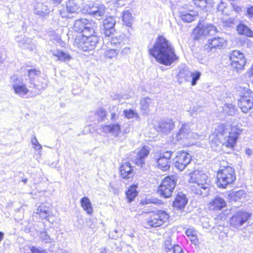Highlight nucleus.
Here are the masks:
<instances>
[{
  "mask_svg": "<svg viewBox=\"0 0 253 253\" xmlns=\"http://www.w3.org/2000/svg\"><path fill=\"white\" fill-rule=\"evenodd\" d=\"M247 74L249 77H252L253 75V63L251 68L248 71Z\"/></svg>",
  "mask_w": 253,
  "mask_h": 253,
  "instance_id": "nucleus-56",
  "label": "nucleus"
},
{
  "mask_svg": "<svg viewBox=\"0 0 253 253\" xmlns=\"http://www.w3.org/2000/svg\"><path fill=\"white\" fill-rule=\"evenodd\" d=\"M155 127L159 132L167 133L174 128V124L172 120L166 119L162 120L157 125H155Z\"/></svg>",
  "mask_w": 253,
  "mask_h": 253,
  "instance_id": "nucleus-20",
  "label": "nucleus"
},
{
  "mask_svg": "<svg viewBox=\"0 0 253 253\" xmlns=\"http://www.w3.org/2000/svg\"><path fill=\"white\" fill-rule=\"evenodd\" d=\"M226 206L224 199L219 197H215L209 204V207L212 210H220Z\"/></svg>",
  "mask_w": 253,
  "mask_h": 253,
  "instance_id": "nucleus-25",
  "label": "nucleus"
},
{
  "mask_svg": "<svg viewBox=\"0 0 253 253\" xmlns=\"http://www.w3.org/2000/svg\"><path fill=\"white\" fill-rule=\"evenodd\" d=\"M124 115L125 118L127 119H136L138 120L139 119L138 113L131 109L125 110Z\"/></svg>",
  "mask_w": 253,
  "mask_h": 253,
  "instance_id": "nucleus-38",
  "label": "nucleus"
},
{
  "mask_svg": "<svg viewBox=\"0 0 253 253\" xmlns=\"http://www.w3.org/2000/svg\"><path fill=\"white\" fill-rule=\"evenodd\" d=\"M169 218V215L165 211H158L150 215L147 221L146 224L150 227H159L166 222Z\"/></svg>",
  "mask_w": 253,
  "mask_h": 253,
  "instance_id": "nucleus-9",
  "label": "nucleus"
},
{
  "mask_svg": "<svg viewBox=\"0 0 253 253\" xmlns=\"http://www.w3.org/2000/svg\"><path fill=\"white\" fill-rule=\"evenodd\" d=\"M201 76V73L199 71H195L193 72H190V81L191 84L192 86H195L196 85L197 81L200 79Z\"/></svg>",
  "mask_w": 253,
  "mask_h": 253,
  "instance_id": "nucleus-39",
  "label": "nucleus"
},
{
  "mask_svg": "<svg viewBox=\"0 0 253 253\" xmlns=\"http://www.w3.org/2000/svg\"><path fill=\"white\" fill-rule=\"evenodd\" d=\"M247 13L250 18L253 19V6H252L248 9Z\"/></svg>",
  "mask_w": 253,
  "mask_h": 253,
  "instance_id": "nucleus-53",
  "label": "nucleus"
},
{
  "mask_svg": "<svg viewBox=\"0 0 253 253\" xmlns=\"http://www.w3.org/2000/svg\"><path fill=\"white\" fill-rule=\"evenodd\" d=\"M197 15V12L193 10L188 11H183L180 12V16L181 19L183 21L187 23H190L194 21Z\"/></svg>",
  "mask_w": 253,
  "mask_h": 253,
  "instance_id": "nucleus-28",
  "label": "nucleus"
},
{
  "mask_svg": "<svg viewBox=\"0 0 253 253\" xmlns=\"http://www.w3.org/2000/svg\"><path fill=\"white\" fill-rule=\"evenodd\" d=\"M189 239L190 241L194 244H196L198 242L196 234L190 237Z\"/></svg>",
  "mask_w": 253,
  "mask_h": 253,
  "instance_id": "nucleus-55",
  "label": "nucleus"
},
{
  "mask_svg": "<svg viewBox=\"0 0 253 253\" xmlns=\"http://www.w3.org/2000/svg\"><path fill=\"white\" fill-rule=\"evenodd\" d=\"M12 86L14 92L21 97H25L29 92L26 82L22 79L17 78L14 80L12 82Z\"/></svg>",
  "mask_w": 253,
  "mask_h": 253,
  "instance_id": "nucleus-18",
  "label": "nucleus"
},
{
  "mask_svg": "<svg viewBox=\"0 0 253 253\" xmlns=\"http://www.w3.org/2000/svg\"><path fill=\"white\" fill-rule=\"evenodd\" d=\"M137 186L136 185H132L129 186L126 192V194L127 202L130 203L133 201L138 194L137 191Z\"/></svg>",
  "mask_w": 253,
  "mask_h": 253,
  "instance_id": "nucleus-33",
  "label": "nucleus"
},
{
  "mask_svg": "<svg viewBox=\"0 0 253 253\" xmlns=\"http://www.w3.org/2000/svg\"><path fill=\"white\" fill-rule=\"evenodd\" d=\"M16 41L18 42L19 45L22 48L33 50L36 47L35 43L32 42L30 38L24 37L22 35L16 37Z\"/></svg>",
  "mask_w": 253,
  "mask_h": 253,
  "instance_id": "nucleus-21",
  "label": "nucleus"
},
{
  "mask_svg": "<svg viewBox=\"0 0 253 253\" xmlns=\"http://www.w3.org/2000/svg\"><path fill=\"white\" fill-rule=\"evenodd\" d=\"M52 54L56 57L57 59L61 61L67 62L70 61L72 57L67 52L62 50H57L52 52Z\"/></svg>",
  "mask_w": 253,
  "mask_h": 253,
  "instance_id": "nucleus-34",
  "label": "nucleus"
},
{
  "mask_svg": "<svg viewBox=\"0 0 253 253\" xmlns=\"http://www.w3.org/2000/svg\"><path fill=\"white\" fill-rule=\"evenodd\" d=\"M149 154V151L148 147L146 146L143 147L137 155L136 158L134 160L136 165L142 167L144 164V158L147 157Z\"/></svg>",
  "mask_w": 253,
  "mask_h": 253,
  "instance_id": "nucleus-27",
  "label": "nucleus"
},
{
  "mask_svg": "<svg viewBox=\"0 0 253 253\" xmlns=\"http://www.w3.org/2000/svg\"><path fill=\"white\" fill-rule=\"evenodd\" d=\"M59 12L63 18H71L73 17V14L77 12L79 6L76 3L75 0H68L66 2V6L61 5L58 7Z\"/></svg>",
  "mask_w": 253,
  "mask_h": 253,
  "instance_id": "nucleus-10",
  "label": "nucleus"
},
{
  "mask_svg": "<svg viewBox=\"0 0 253 253\" xmlns=\"http://www.w3.org/2000/svg\"><path fill=\"white\" fill-rule=\"evenodd\" d=\"M123 21L125 24L128 27H131L133 21L131 14L128 11H125L123 13Z\"/></svg>",
  "mask_w": 253,
  "mask_h": 253,
  "instance_id": "nucleus-37",
  "label": "nucleus"
},
{
  "mask_svg": "<svg viewBox=\"0 0 253 253\" xmlns=\"http://www.w3.org/2000/svg\"><path fill=\"white\" fill-rule=\"evenodd\" d=\"M237 31L240 34L245 35L248 37H252L253 35L252 31L244 24H240L237 27Z\"/></svg>",
  "mask_w": 253,
  "mask_h": 253,
  "instance_id": "nucleus-36",
  "label": "nucleus"
},
{
  "mask_svg": "<svg viewBox=\"0 0 253 253\" xmlns=\"http://www.w3.org/2000/svg\"><path fill=\"white\" fill-rule=\"evenodd\" d=\"M105 6L101 4H95L90 8L89 13L96 19H100L105 13Z\"/></svg>",
  "mask_w": 253,
  "mask_h": 253,
  "instance_id": "nucleus-24",
  "label": "nucleus"
},
{
  "mask_svg": "<svg viewBox=\"0 0 253 253\" xmlns=\"http://www.w3.org/2000/svg\"><path fill=\"white\" fill-rule=\"evenodd\" d=\"M98 42V38L94 34L81 35L75 40L74 45L83 51L93 49Z\"/></svg>",
  "mask_w": 253,
  "mask_h": 253,
  "instance_id": "nucleus-4",
  "label": "nucleus"
},
{
  "mask_svg": "<svg viewBox=\"0 0 253 253\" xmlns=\"http://www.w3.org/2000/svg\"><path fill=\"white\" fill-rule=\"evenodd\" d=\"M175 137L177 140H187L189 141V144H193V140L197 139L199 135L195 133L191 132L189 126L187 124L182 126L179 131L176 134Z\"/></svg>",
  "mask_w": 253,
  "mask_h": 253,
  "instance_id": "nucleus-13",
  "label": "nucleus"
},
{
  "mask_svg": "<svg viewBox=\"0 0 253 253\" xmlns=\"http://www.w3.org/2000/svg\"><path fill=\"white\" fill-rule=\"evenodd\" d=\"M187 203V199L185 195L182 193L178 194L173 202V205L179 209H183Z\"/></svg>",
  "mask_w": 253,
  "mask_h": 253,
  "instance_id": "nucleus-30",
  "label": "nucleus"
},
{
  "mask_svg": "<svg viewBox=\"0 0 253 253\" xmlns=\"http://www.w3.org/2000/svg\"><path fill=\"white\" fill-rule=\"evenodd\" d=\"M232 6L234 11L237 13H239L242 11V8L236 4H232Z\"/></svg>",
  "mask_w": 253,
  "mask_h": 253,
  "instance_id": "nucleus-54",
  "label": "nucleus"
},
{
  "mask_svg": "<svg viewBox=\"0 0 253 253\" xmlns=\"http://www.w3.org/2000/svg\"><path fill=\"white\" fill-rule=\"evenodd\" d=\"M190 71L186 68L181 69L177 75L178 82L181 84L185 82H190Z\"/></svg>",
  "mask_w": 253,
  "mask_h": 253,
  "instance_id": "nucleus-29",
  "label": "nucleus"
},
{
  "mask_svg": "<svg viewBox=\"0 0 253 253\" xmlns=\"http://www.w3.org/2000/svg\"><path fill=\"white\" fill-rule=\"evenodd\" d=\"M235 196L237 199H241L245 196V193L243 190H239L235 192Z\"/></svg>",
  "mask_w": 253,
  "mask_h": 253,
  "instance_id": "nucleus-50",
  "label": "nucleus"
},
{
  "mask_svg": "<svg viewBox=\"0 0 253 253\" xmlns=\"http://www.w3.org/2000/svg\"><path fill=\"white\" fill-rule=\"evenodd\" d=\"M231 66L237 71L242 69L246 64L244 54L238 50H234L229 56Z\"/></svg>",
  "mask_w": 253,
  "mask_h": 253,
  "instance_id": "nucleus-16",
  "label": "nucleus"
},
{
  "mask_svg": "<svg viewBox=\"0 0 253 253\" xmlns=\"http://www.w3.org/2000/svg\"><path fill=\"white\" fill-rule=\"evenodd\" d=\"M217 32L215 27L210 24H203L200 23L194 29L193 35L195 40H198L202 36L213 35Z\"/></svg>",
  "mask_w": 253,
  "mask_h": 253,
  "instance_id": "nucleus-11",
  "label": "nucleus"
},
{
  "mask_svg": "<svg viewBox=\"0 0 253 253\" xmlns=\"http://www.w3.org/2000/svg\"><path fill=\"white\" fill-rule=\"evenodd\" d=\"M41 72L36 69H30L28 71V77L30 78V82L31 84H35L33 83V80L36 77H38L40 75Z\"/></svg>",
  "mask_w": 253,
  "mask_h": 253,
  "instance_id": "nucleus-42",
  "label": "nucleus"
},
{
  "mask_svg": "<svg viewBox=\"0 0 253 253\" xmlns=\"http://www.w3.org/2000/svg\"><path fill=\"white\" fill-rule=\"evenodd\" d=\"M172 251L173 253H184L181 247L177 245H174Z\"/></svg>",
  "mask_w": 253,
  "mask_h": 253,
  "instance_id": "nucleus-48",
  "label": "nucleus"
},
{
  "mask_svg": "<svg viewBox=\"0 0 253 253\" xmlns=\"http://www.w3.org/2000/svg\"><path fill=\"white\" fill-rule=\"evenodd\" d=\"M119 51L117 49H110L105 51L104 57L107 59H116L118 55Z\"/></svg>",
  "mask_w": 253,
  "mask_h": 253,
  "instance_id": "nucleus-40",
  "label": "nucleus"
},
{
  "mask_svg": "<svg viewBox=\"0 0 253 253\" xmlns=\"http://www.w3.org/2000/svg\"><path fill=\"white\" fill-rule=\"evenodd\" d=\"M223 111L228 115L233 116L235 114L236 109L234 105L231 103H226L223 106Z\"/></svg>",
  "mask_w": 253,
  "mask_h": 253,
  "instance_id": "nucleus-35",
  "label": "nucleus"
},
{
  "mask_svg": "<svg viewBox=\"0 0 253 253\" xmlns=\"http://www.w3.org/2000/svg\"><path fill=\"white\" fill-rule=\"evenodd\" d=\"M116 20L112 16L105 18L103 21L102 33L106 37L113 35L115 32Z\"/></svg>",
  "mask_w": 253,
  "mask_h": 253,
  "instance_id": "nucleus-19",
  "label": "nucleus"
},
{
  "mask_svg": "<svg viewBox=\"0 0 253 253\" xmlns=\"http://www.w3.org/2000/svg\"><path fill=\"white\" fill-rule=\"evenodd\" d=\"M48 211L46 207L40 206L37 210L36 213L39 214L41 218H46L47 217Z\"/></svg>",
  "mask_w": 253,
  "mask_h": 253,
  "instance_id": "nucleus-41",
  "label": "nucleus"
},
{
  "mask_svg": "<svg viewBox=\"0 0 253 253\" xmlns=\"http://www.w3.org/2000/svg\"><path fill=\"white\" fill-rule=\"evenodd\" d=\"M246 153L249 156L251 154V150L250 149H247L246 150Z\"/></svg>",
  "mask_w": 253,
  "mask_h": 253,
  "instance_id": "nucleus-62",
  "label": "nucleus"
},
{
  "mask_svg": "<svg viewBox=\"0 0 253 253\" xmlns=\"http://www.w3.org/2000/svg\"><path fill=\"white\" fill-rule=\"evenodd\" d=\"M27 181V179H23V180H22V181H23L24 183H26Z\"/></svg>",
  "mask_w": 253,
  "mask_h": 253,
  "instance_id": "nucleus-64",
  "label": "nucleus"
},
{
  "mask_svg": "<svg viewBox=\"0 0 253 253\" xmlns=\"http://www.w3.org/2000/svg\"><path fill=\"white\" fill-rule=\"evenodd\" d=\"M31 251L32 253H45L44 251L39 250L35 247H31Z\"/></svg>",
  "mask_w": 253,
  "mask_h": 253,
  "instance_id": "nucleus-52",
  "label": "nucleus"
},
{
  "mask_svg": "<svg viewBox=\"0 0 253 253\" xmlns=\"http://www.w3.org/2000/svg\"><path fill=\"white\" fill-rule=\"evenodd\" d=\"M81 206L87 214H91L93 208L91 203L88 197H84L81 199Z\"/></svg>",
  "mask_w": 253,
  "mask_h": 253,
  "instance_id": "nucleus-32",
  "label": "nucleus"
},
{
  "mask_svg": "<svg viewBox=\"0 0 253 253\" xmlns=\"http://www.w3.org/2000/svg\"><path fill=\"white\" fill-rule=\"evenodd\" d=\"M31 143L33 145V147L34 149L36 150V151H41L42 149V145L39 143L38 139H37L36 136L34 135L31 140Z\"/></svg>",
  "mask_w": 253,
  "mask_h": 253,
  "instance_id": "nucleus-43",
  "label": "nucleus"
},
{
  "mask_svg": "<svg viewBox=\"0 0 253 253\" xmlns=\"http://www.w3.org/2000/svg\"><path fill=\"white\" fill-rule=\"evenodd\" d=\"M226 43V41L223 38L214 37L208 40L204 47L208 52H214L217 49H220L224 46Z\"/></svg>",
  "mask_w": 253,
  "mask_h": 253,
  "instance_id": "nucleus-17",
  "label": "nucleus"
},
{
  "mask_svg": "<svg viewBox=\"0 0 253 253\" xmlns=\"http://www.w3.org/2000/svg\"><path fill=\"white\" fill-rule=\"evenodd\" d=\"M189 182L192 191L196 194L206 196L209 194L210 185L208 176L202 171L196 170L190 174Z\"/></svg>",
  "mask_w": 253,
  "mask_h": 253,
  "instance_id": "nucleus-3",
  "label": "nucleus"
},
{
  "mask_svg": "<svg viewBox=\"0 0 253 253\" xmlns=\"http://www.w3.org/2000/svg\"><path fill=\"white\" fill-rule=\"evenodd\" d=\"M251 217V214L244 211L236 212L230 219L231 225L236 228L243 225Z\"/></svg>",
  "mask_w": 253,
  "mask_h": 253,
  "instance_id": "nucleus-15",
  "label": "nucleus"
},
{
  "mask_svg": "<svg viewBox=\"0 0 253 253\" xmlns=\"http://www.w3.org/2000/svg\"><path fill=\"white\" fill-rule=\"evenodd\" d=\"M172 154L171 151L156 153L154 155V161L156 167L163 171L169 169L170 163V159Z\"/></svg>",
  "mask_w": 253,
  "mask_h": 253,
  "instance_id": "nucleus-8",
  "label": "nucleus"
},
{
  "mask_svg": "<svg viewBox=\"0 0 253 253\" xmlns=\"http://www.w3.org/2000/svg\"><path fill=\"white\" fill-rule=\"evenodd\" d=\"M116 118V114L115 113H112L111 114V120H115Z\"/></svg>",
  "mask_w": 253,
  "mask_h": 253,
  "instance_id": "nucleus-61",
  "label": "nucleus"
},
{
  "mask_svg": "<svg viewBox=\"0 0 253 253\" xmlns=\"http://www.w3.org/2000/svg\"><path fill=\"white\" fill-rule=\"evenodd\" d=\"M186 234L189 237L196 234V231L193 228H188L186 231Z\"/></svg>",
  "mask_w": 253,
  "mask_h": 253,
  "instance_id": "nucleus-51",
  "label": "nucleus"
},
{
  "mask_svg": "<svg viewBox=\"0 0 253 253\" xmlns=\"http://www.w3.org/2000/svg\"><path fill=\"white\" fill-rule=\"evenodd\" d=\"M153 100L149 97H144L140 101V110L143 115H147L154 106Z\"/></svg>",
  "mask_w": 253,
  "mask_h": 253,
  "instance_id": "nucleus-22",
  "label": "nucleus"
},
{
  "mask_svg": "<svg viewBox=\"0 0 253 253\" xmlns=\"http://www.w3.org/2000/svg\"><path fill=\"white\" fill-rule=\"evenodd\" d=\"M129 48L126 47L122 49V52L123 53L126 54L129 52Z\"/></svg>",
  "mask_w": 253,
  "mask_h": 253,
  "instance_id": "nucleus-59",
  "label": "nucleus"
},
{
  "mask_svg": "<svg viewBox=\"0 0 253 253\" xmlns=\"http://www.w3.org/2000/svg\"><path fill=\"white\" fill-rule=\"evenodd\" d=\"M156 201L157 200L156 199H152V201L151 202V203H156Z\"/></svg>",
  "mask_w": 253,
  "mask_h": 253,
  "instance_id": "nucleus-63",
  "label": "nucleus"
},
{
  "mask_svg": "<svg viewBox=\"0 0 253 253\" xmlns=\"http://www.w3.org/2000/svg\"><path fill=\"white\" fill-rule=\"evenodd\" d=\"M50 11L48 6L43 3L38 2L34 6V13L42 17L46 16L49 14Z\"/></svg>",
  "mask_w": 253,
  "mask_h": 253,
  "instance_id": "nucleus-26",
  "label": "nucleus"
},
{
  "mask_svg": "<svg viewBox=\"0 0 253 253\" xmlns=\"http://www.w3.org/2000/svg\"><path fill=\"white\" fill-rule=\"evenodd\" d=\"M242 131L236 126L229 128L225 124L219 125L210 136L211 147L216 151L218 149L216 147L221 144L222 146L232 150Z\"/></svg>",
  "mask_w": 253,
  "mask_h": 253,
  "instance_id": "nucleus-1",
  "label": "nucleus"
},
{
  "mask_svg": "<svg viewBox=\"0 0 253 253\" xmlns=\"http://www.w3.org/2000/svg\"><path fill=\"white\" fill-rule=\"evenodd\" d=\"M176 182L173 176H168L162 182L158 189V193L164 198H169L171 196L175 187Z\"/></svg>",
  "mask_w": 253,
  "mask_h": 253,
  "instance_id": "nucleus-7",
  "label": "nucleus"
},
{
  "mask_svg": "<svg viewBox=\"0 0 253 253\" xmlns=\"http://www.w3.org/2000/svg\"><path fill=\"white\" fill-rule=\"evenodd\" d=\"M191 156L185 151H180L174 159L175 167L180 171L183 170L191 161Z\"/></svg>",
  "mask_w": 253,
  "mask_h": 253,
  "instance_id": "nucleus-14",
  "label": "nucleus"
},
{
  "mask_svg": "<svg viewBox=\"0 0 253 253\" xmlns=\"http://www.w3.org/2000/svg\"><path fill=\"white\" fill-rule=\"evenodd\" d=\"M123 42L122 38L119 37H112L110 40V43L112 46H118L121 45V43Z\"/></svg>",
  "mask_w": 253,
  "mask_h": 253,
  "instance_id": "nucleus-44",
  "label": "nucleus"
},
{
  "mask_svg": "<svg viewBox=\"0 0 253 253\" xmlns=\"http://www.w3.org/2000/svg\"><path fill=\"white\" fill-rule=\"evenodd\" d=\"M121 175L124 179L132 178L133 175V168L128 162L124 163L120 168Z\"/></svg>",
  "mask_w": 253,
  "mask_h": 253,
  "instance_id": "nucleus-23",
  "label": "nucleus"
},
{
  "mask_svg": "<svg viewBox=\"0 0 253 253\" xmlns=\"http://www.w3.org/2000/svg\"><path fill=\"white\" fill-rule=\"evenodd\" d=\"M4 56L2 53H0V65L3 63L4 61L5 58Z\"/></svg>",
  "mask_w": 253,
  "mask_h": 253,
  "instance_id": "nucleus-58",
  "label": "nucleus"
},
{
  "mask_svg": "<svg viewBox=\"0 0 253 253\" xmlns=\"http://www.w3.org/2000/svg\"><path fill=\"white\" fill-rule=\"evenodd\" d=\"M96 26L94 22L86 19H80L75 21L74 29L77 32L83 33V35H90L95 33Z\"/></svg>",
  "mask_w": 253,
  "mask_h": 253,
  "instance_id": "nucleus-6",
  "label": "nucleus"
},
{
  "mask_svg": "<svg viewBox=\"0 0 253 253\" xmlns=\"http://www.w3.org/2000/svg\"><path fill=\"white\" fill-rule=\"evenodd\" d=\"M225 23H226V26L230 27L233 23V20L230 19L229 21H226Z\"/></svg>",
  "mask_w": 253,
  "mask_h": 253,
  "instance_id": "nucleus-60",
  "label": "nucleus"
},
{
  "mask_svg": "<svg viewBox=\"0 0 253 253\" xmlns=\"http://www.w3.org/2000/svg\"><path fill=\"white\" fill-rule=\"evenodd\" d=\"M97 114L101 119H103L106 117V112L105 110L102 108H100L97 110Z\"/></svg>",
  "mask_w": 253,
  "mask_h": 253,
  "instance_id": "nucleus-49",
  "label": "nucleus"
},
{
  "mask_svg": "<svg viewBox=\"0 0 253 253\" xmlns=\"http://www.w3.org/2000/svg\"><path fill=\"white\" fill-rule=\"evenodd\" d=\"M238 105L244 113L251 110L253 108V92L249 89L244 92L239 99Z\"/></svg>",
  "mask_w": 253,
  "mask_h": 253,
  "instance_id": "nucleus-12",
  "label": "nucleus"
},
{
  "mask_svg": "<svg viewBox=\"0 0 253 253\" xmlns=\"http://www.w3.org/2000/svg\"><path fill=\"white\" fill-rule=\"evenodd\" d=\"M235 179L234 169L228 166L218 170L216 184L218 187L225 188L228 185L232 183Z\"/></svg>",
  "mask_w": 253,
  "mask_h": 253,
  "instance_id": "nucleus-5",
  "label": "nucleus"
},
{
  "mask_svg": "<svg viewBox=\"0 0 253 253\" xmlns=\"http://www.w3.org/2000/svg\"><path fill=\"white\" fill-rule=\"evenodd\" d=\"M247 74L249 77H252L253 75V63L251 68L248 71Z\"/></svg>",
  "mask_w": 253,
  "mask_h": 253,
  "instance_id": "nucleus-57",
  "label": "nucleus"
},
{
  "mask_svg": "<svg viewBox=\"0 0 253 253\" xmlns=\"http://www.w3.org/2000/svg\"><path fill=\"white\" fill-rule=\"evenodd\" d=\"M193 1L196 6L201 8L206 7L207 4V0H193Z\"/></svg>",
  "mask_w": 253,
  "mask_h": 253,
  "instance_id": "nucleus-47",
  "label": "nucleus"
},
{
  "mask_svg": "<svg viewBox=\"0 0 253 253\" xmlns=\"http://www.w3.org/2000/svg\"><path fill=\"white\" fill-rule=\"evenodd\" d=\"M40 238L45 243H51L52 242V239L49 237L46 232H42Z\"/></svg>",
  "mask_w": 253,
  "mask_h": 253,
  "instance_id": "nucleus-46",
  "label": "nucleus"
},
{
  "mask_svg": "<svg viewBox=\"0 0 253 253\" xmlns=\"http://www.w3.org/2000/svg\"><path fill=\"white\" fill-rule=\"evenodd\" d=\"M103 132L106 133H111L115 136H117L120 132L121 127L119 124L105 125L102 127Z\"/></svg>",
  "mask_w": 253,
  "mask_h": 253,
  "instance_id": "nucleus-31",
  "label": "nucleus"
},
{
  "mask_svg": "<svg viewBox=\"0 0 253 253\" xmlns=\"http://www.w3.org/2000/svg\"><path fill=\"white\" fill-rule=\"evenodd\" d=\"M149 51L158 62L166 66L170 65L178 58L171 43L162 36L157 38Z\"/></svg>",
  "mask_w": 253,
  "mask_h": 253,
  "instance_id": "nucleus-2",
  "label": "nucleus"
},
{
  "mask_svg": "<svg viewBox=\"0 0 253 253\" xmlns=\"http://www.w3.org/2000/svg\"><path fill=\"white\" fill-rule=\"evenodd\" d=\"M173 247L174 245L171 244V240L169 238L165 240L164 244V249L166 252H168L171 250H172Z\"/></svg>",
  "mask_w": 253,
  "mask_h": 253,
  "instance_id": "nucleus-45",
  "label": "nucleus"
}]
</instances>
